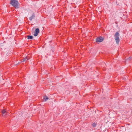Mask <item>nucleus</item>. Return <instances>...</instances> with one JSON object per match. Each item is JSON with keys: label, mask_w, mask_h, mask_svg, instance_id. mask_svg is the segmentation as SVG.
I'll list each match as a JSON object with an SVG mask.
<instances>
[{"label": "nucleus", "mask_w": 132, "mask_h": 132, "mask_svg": "<svg viewBox=\"0 0 132 132\" xmlns=\"http://www.w3.org/2000/svg\"><path fill=\"white\" fill-rule=\"evenodd\" d=\"M11 4L12 6L16 8H19V3L16 0H11L10 1Z\"/></svg>", "instance_id": "obj_1"}, {"label": "nucleus", "mask_w": 132, "mask_h": 132, "mask_svg": "<svg viewBox=\"0 0 132 132\" xmlns=\"http://www.w3.org/2000/svg\"><path fill=\"white\" fill-rule=\"evenodd\" d=\"M39 30L38 28H36V29L35 31L34 32V35L35 36H36L39 33Z\"/></svg>", "instance_id": "obj_4"}, {"label": "nucleus", "mask_w": 132, "mask_h": 132, "mask_svg": "<svg viewBox=\"0 0 132 132\" xmlns=\"http://www.w3.org/2000/svg\"><path fill=\"white\" fill-rule=\"evenodd\" d=\"M114 39L117 44H118L120 41L119 34L118 32H117L114 35Z\"/></svg>", "instance_id": "obj_2"}, {"label": "nucleus", "mask_w": 132, "mask_h": 132, "mask_svg": "<svg viewBox=\"0 0 132 132\" xmlns=\"http://www.w3.org/2000/svg\"><path fill=\"white\" fill-rule=\"evenodd\" d=\"M103 39L101 37H99L96 39L97 42H101L103 41Z\"/></svg>", "instance_id": "obj_3"}, {"label": "nucleus", "mask_w": 132, "mask_h": 132, "mask_svg": "<svg viewBox=\"0 0 132 132\" xmlns=\"http://www.w3.org/2000/svg\"><path fill=\"white\" fill-rule=\"evenodd\" d=\"M29 58H30L29 56H27L23 59V60L22 61H26L28 60L29 59Z\"/></svg>", "instance_id": "obj_6"}, {"label": "nucleus", "mask_w": 132, "mask_h": 132, "mask_svg": "<svg viewBox=\"0 0 132 132\" xmlns=\"http://www.w3.org/2000/svg\"><path fill=\"white\" fill-rule=\"evenodd\" d=\"M44 101H46L47 100H48V97H47V96H45V97H44Z\"/></svg>", "instance_id": "obj_9"}, {"label": "nucleus", "mask_w": 132, "mask_h": 132, "mask_svg": "<svg viewBox=\"0 0 132 132\" xmlns=\"http://www.w3.org/2000/svg\"><path fill=\"white\" fill-rule=\"evenodd\" d=\"M1 112L2 113L5 114H6L5 113H6V111L5 110H3Z\"/></svg>", "instance_id": "obj_8"}, {"label": "nucleus", "mask_w": 132, "mask_h": 132, "mask_svg": "<svg viewBox=\"0 0 132 132\" xmlns=\"http://www.w3.org/2000/svg\"><path fill=\"white\" fill-rule=\"evenodd\" d=\"M25 89H27V88H25Z\"/></svg>", "instance_id": "obj_11"}, {"label": "nucleus", "mask_w": 132, "mask_h": 132, "mask_svg": "<svg viewBox=\"0 0 132 132\" xmlns=\"http://www.w3.org/2000/svg\"><path fill=\"white\" fill-rule=\"evenodd\" d=\"M35 17V15L34 14H33L29 18V20L31 21L32 20V19L34 18Z\"/></svg>", "instance_id": "obj_5"}, {"label": "nucleus", "mask_w": 132, "mask_h": 132, "mask_svg": "<svg viewBox=\"0 0 132 132\" xmlns=\"http://www.w3.org/2000/svg\"><path fill=\"white\" fill-rule=\"evenodd\" d=\"M27 38L29 39H32L33 37L32 36H27Z\"/></svg>", "instance_id": "obj_7"}, {"label": "nucleus", "mask_w": 132, "mask_h": 132, "mask_svg": "<svg viewBox=\"0 0 132 132\" xmlns=\"http://www.w3.org/2000/svg\"><path fill=\"white\" fill-rule=\"evenodd\" d=\"M96 124L95 123H94L92 124V126L93 127H95L96 126Z\"/></svg>", "instance_id": "obj_10"}]
</instances>
